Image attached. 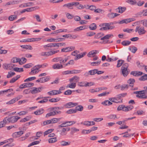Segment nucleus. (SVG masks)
<instances>
[{"label":"nucleus","instance_id":"c85d7f7f","mask_svg":"<svg viewBox=\"0 0 147 147\" xmlns=\"http://www.w3.org/2000/svg\"><path fill=\"white\" fill-rule=\"evenodd\" d=\"M107 118L109 119L113 120H115L116 119H117L116 115L114 114L109 115L107 116Z\"/></svg>","mask_w":147,"mask_h":147},{"label":"nucleus","instance_id":"338daca9","mask_svg":"<svg viewBox=\"0 0 147 147\" xmlns=\"http://www.w3.org/2000/svg\"><path fill=\"white\" fill-rule=\"evenodd\" d=\"M101 63V61H97L96 62H93L91 63V65L92 66H96L98 65Z\"/></svg>","mask_w":147,"mask_h":147},{"label":"nucleus","instance_id":"052dcab7","mask_svg":"<svg viewBox=\"0 0 147 147\" xmlns=\"http://www.w3.org/2000/svg\"><path fill=\"white\" fill-rule=\"evenodd\" d=\"M61 57H56L53 58L52 60L53 62H57L59 61L60 62V61L61 60Z\"/></svg>","mask_w":147,"mask_h":147},{"label":"nucleus","instance_id":"09e8293b","mask_svg":"<svg viewBox=\"0 0 147 147\" xmlns=\"http://www.w3.org/2000/svg\"><path fill=\"white\" fill-rule=\"evenodd\" d=\"M49 97H44V99L38 101V103H44L47 102L48 101V99L46 98H49Z\"/></svg>","mask_w":147,"mask_h":147},{"label":"nucleus","instance_id":"473e14b6","mask_svg":"<svg viewBox=\"0 0 147 147\" xmlns=\"http://www.w3.org/2000/svg\"><path fill=\"white\" fill-rule=\"evenodd\" d=\"M89 28L90 30H95L97 28V26L96 24L94 23H93L90 25Z\"/></svg>","mask_w":147,"mask_h":147},{"label":"nucleus","instance_id":"1a4fd4ad","mask_svg":"<svg viewBox=\"0 0 147 147\" xmlns=\"http://www.w3.org/2000/svg\"><path fill=\"white\" fill-rule=\"evenodd\" d=\"M78 104L76 103H73V102H70L66 104L65 105V106L66 108H70L74 107L77 105Z\"/></svg>","mask_w":147,"mask_h":147},{"label":"nucleus","instance_id":"a19ab883","mask_svg":"<svg viewBox=\"0 0 147 147\" xmlns=\"http://www.w3.org/2000/svg\"><path fill=\"white\" fill-rule=\"evenodd\" d=\"M76 86V83L74 82L73 83H71L69 84L67 86V88H74Z\"/></svg>","mask_w":147,"mask_h":147},{"label":"nucleus","instance_id":"ddd939ff","mask_svg":"<svg viewBox=\"0 0 147 147\" xmlns=\"http://www.w3.org/2000/svg\"><path fill=\"white\" fill-rule=\"evenodd\" d=\"M121 69L122 70V73L123 75L125 77H126L130 71L127 69Z\"/></svg>","mask_w":147,"mask_h":147},{"label":"nucleus","instance_id":"4d7b16f0","mask_svg":"<svg viewBox=\"0 0 147 147\" xmlns=\"http://www.w3.org/2000/svg\"><path fill=\"white\" fill-rule=\"evenodd\" d=\"M16 100L15 98H13L8 102H6L7 105H11L14 103L16 102Z\"/></svg>","mask_w":147,"mask_h":147},{"label":"nucleus","instance_id":"c756f323","mask_svg":"<svg viewBox=\"0 0 147 147\" xmlns=\"http://www.w3.org/2000/svg\"><path fill=\"white\" fill-rule=\"evenodd\" d=\"M105 24V27H106L107 30H112L115 27L114 26H111V24H109L108 23H106Z\"/></svg>","mask_w":147,"mask_h":147},{"label":"nucleus","instance_id":"e433bc0d","mask_svg":"<svg viewBox=\"0 0 147 147\" xmlns=\"http://www.w3.org/2000/svg\"><path fill=\"white\" fill-rule=\"evenodd\" d=\"M70 142H66L64 141H62L61 142V146H68L70 144Z\"/></svg>","mask_w":147,"mask_h":147},{"label":"nucleus","instance_id":"f257e3e1","mask_svg":"<svg viewBox=\"0 0 147 147\" xmlns=\"http://www.w3.org/2000/svg\"><path fill=\"white\" fill-rule=\"evenodd\" d=\"M6 118L7 122L14 123L16 122L20 117L17 116H13L9 117H6Z\"/></svg>","mask_w":147,"mask_h":147},{"label":"nucleus","instance_id":"423d86ee","mask_svg":"<svg viewBox=\"0 0 147 147\" xmlns=\"http://www.w3.org/2000/svg\"><path fill=\"white\" fill-rule=\"evenodd\" d=\"M143 74V72L138 71H133L131 72L130 74L134 76L138 77L142 76Z\"/></svg>","mask_w":147,"mask_h":147},{"label":"nucleus","instance_id":"13d9d810","mask_svg":"<svg viewBox=\"0 0 147 147\" xmlns=\"http://www.w3.org/2000/svg\"><path fill=\"white\" fill-rule=\"evenodd\" d=\"M36 79L35 77H31L26 79L24 80V82H27L28 81H31L32 80H33Z\"/></svg>","mask_w":147,"mask_h":147},{"label":"nucleus","instance_id":"5701e85b","mask_svg":"<svg viewBox=\"0 0 147 147\" xmlns=\"http://www.w3.org/2000/svg\"><path fill=\"white\" fill-rule=\"evenodd\" d=\"M20 46L23 49H26L32 50V48L30 45H22Z\"/></svg>","mask_w":147,"mask_h":147},{"label":"nucleus","instance_id":"2f4dec72","mask_svg":"<svg viewBox=\"0 0 147 147\" xmlns=\"http://www.w3.org/2000/svg\"><path fill=\"white\" fill-rule=\"evenodd\" d=\"M109 100L111 101L112 102H115L116 103H120L122 102V99L121 101H117L115 100H116V98H109Z\"/></svg>","mask_w":147,"mask_h":147},{"label":"nucleus","instance_id":"a211bd4d","mask_svg":"<svg viewBox=\"0 0 147 147\" xmlns=\"http://www.w3.org/2000/svg\"><path fill=\"white\" fill-rule=\"evenodd\" d=\"M101 104L105 106H109L112 105L113 103L109 100H105L101 102Z\"/></svg>","mask_w":147,"mask_h":147},{"label":"nucleus","instance_id":"412c9836","mask_svg":"<svg viewBox=\"0 0 147 147\" xmlns=\"http://www.w3.org/2000/svg\"><path fill=\"white\" fill-rule=\"evenodd\" d=\"M61 118H53L51 119L50 120L51 122V123H55L59 121L61 119Z\"/></svg>","mask_w":147,"mask_h":147},{"label":"nucleus","instance_id":"bb28decb","mask_svg":"<svg viewBox=\"0 0 147 147\" xmlns=\"http://www.w3.org/2000/svg\"><path fill=\"white\" fill-rule=\"evenodd\" d=\"M39 7L38 6H36L34 7H32L30 8H28L27 9H25V11L27 12L31 11L34 10L35 9H38Z\"/></svg>","mask_w":147,"mask_h":147},{"label":"nucleus","instance_id":"c9c22d12","mask_svg":"<svg viewBox=\"0 0 147 147\" xmlns=\"http://www.w3.org/2000/svg\"><path fill=\"white\" fill-rule=\"evenodd\" d=\"M129 86H131V85L123 84L121 86V90H123L125 89H127Z\"/></svg>","mask_w":147,"mask_h":147},{"label":"nucleus","instance_id":"b1692460","mask_svg":"<svg viewBox=\"0 0 147 147\" xmlns=\"http://www.w3.org/2000/svg\"><path fill=\"white\" fill-rule=\"evenodd\" d=\"M113 34H107L100 38L101 40H104L108 39L111 37H113Z\"/></svg>","mask_w":147,"mask_h":147},{"label":"nucleus","instance_id":"6e6552de","mask_svg":"<svg viewBox=\"0 0 147 147\" xmlns=\"http://www.w3.org/2000/svg\"><path fill=\"white\" fill-rule=\"evenodd\" d=\"M24 133V131H20L18 132H15L13 134L12 136L13 138H16L22 135Z\"/></svg>","mask_w":147,"mask_h":147},{"label":"nucleus","instance_id":"4468645a","mask_svg":"<svg viewBox=\"0 0 147 147\" xmlns=\"http://www.w3.org/2000/svg\"><path fill=\"white\" fill-rule=\"evenodd\" d=\"M53 68L54 69H58L63 67L62 65L59 63H56L53 65Z\"/></svg>","mask_w":147,"mask_h":147},{"label":"nucleus","instance_id":"f8f14e48","mask_svg":"<svg viewBox=\"0 0 147 147\" xmlns=\"http://www.w3.org/2000/svg\"><path fill=\"white\" fill-rule=\"evenodd\" d=\"M126 8L125 7H119L116 9L117 12L120 13H122L124 12L126 10Z\"/></svg>","mask_w":147,"mask_h":147},{"label":"nucleus","instance_id":"dca6fc26","mask_svg":"<svg viewBox=\"0 0 147 147\" xmlns=\"http://www.w3.org/2000/svg\"><path fill=\"white\" fill-rule=\"evenodd\" d=\"M76 123V122L73 121H67L64 123H63V124L64 125L65 127H67L72 125L73 124L75 123Z\"/></svg>","mask_w":147,"mask_h":147},{"label":"nucleus","instance_id":"9d476101","mask_svg":"<svg viewBox=\"0 0 147 147\" xmlns=\"http://www.w3.org/2000/svg\"><path fill=\"white\" fill-rule=\"evenodd\" d=\"M119 14L117 13H111L108 14L107 17L109 18L113 19L115 17L119 16Z\"/></svg>","mask_w":147,"mask_h":147},{"label":"nucleus","instance_id":"49530a36","mask_svg":"<svg viewBox=\"0 0 147 147\" xmlns=\"http://www.w3.org/2000/svg\"><path fill=\"white\" fill-rule=\"evenodd\" d=\"M60 100V98L57 97L56 98H52L49 100V101L51 102H56L59 101Z\"/></svg>","mask_w":147,"mask_h":147},{"label":"nucleus","instance_id":"2eb2a0df","mask_svg":"<svg viewBox=\"0 0 147 147\" xmlns=\"http://www.w3.org/2000/svg\"><path fill=\"white\" fill-rule=\"evenodd\" d=\"M6 119H7L5 117L3 121L0 122V128L5 126V124L7 123Z\"/></svg>","mask_w":147,"mask_h":147},{"label":"nucleus","instance_id":"37998d69","mask_svg":"<svg viewBox=\"0 0 147 147\" xmlns=\"http://www.w3.org/2000/svg\"><path fill=\"white\" fill-rule=\"evenodd\" d=\"M72 5L71 3H68L64 4L63 5V7H66L69 9H72L73 7H72Z\"/></svg>","mask_w":147,"mask_h":147},{"label":"nucleus","instance_id":"bf43d9fd","mask_svg":"<svg viewBox=\"0 0 147 147\" xmlns=\"http://www.w3.org/2000/svg\"><path fill=\"white\" fill-rule=\"evenodd\" d=\"M83 57V53H81V54H77L74 58V60H77L78 59L82 58Z\"/></svg>","mask_w":147,"mask_h":147},{"label":"nucleus","instance_id":"603ef678","mask_svg":"<svg viewBox=\"0 0 147 147\" xmlns=\"http://www.w3.org/2000/svg\"><path fill=\"white\" fill-rule=\"evenodd\" d=\"M126 2L127 3L132 5H134L136 3V2L135 0H127Z\"/></svg>","mask_w":147,"mask_h":147},{"label":"nucleus","instance_id":"8fccbe9b","mask_svg":"<svg viewBox=\"0 0 147 147\" xmlns=\"http://www.w3.org/2000/svg\"><path fill=\"white\" fill-rule=\"evenodd\" d=\"M34 3L32 2H28L26 3H25L24 4L23 7H30L33 5Z\"/></svg>","mask_w":147,"mask_h":147},{"label":"nucleus","instance_id":"aec40b11","mask_svg":"<svg viewBox=\"0 0 147 147\" xmlns=\"http://www.w3.org/2000/svg\"><path fill=\"white\" fill-rule=\"evenodd\" d=\"M129 49L133 53H135L138 50L136 47L135 46H133L130 47L129 48Z\"/></svg>","mask_w":147,"mask_h":147},{"label":"nucleus","instance_id":"de8ad7c7","mask_svg":"<svg viewBox=\"0 0 147 147\" xmlns=\"http://www.w3.org/2000/svg\"><path fill=\"white\" fill-rule=\"evenodd\" d=\"M57 141V139L56 137L54 138H51L49 139L48 141L49 143H53Z\"/></svg>","mask_w":147,"mask_h":147},{"label":"nucleus","instance_id":"6e6d98bb","mask_svg":"<svg viewBox=\"0 0 147 147\" xmlns=\"http://www.w3.org/2000/svg\"><path fill=\"white\" fill-rule=\"evenodd\" d=\"M97 71H98L97 69H94L89 71V72L90 75H94L96 74Z\"/></svg>","mask_w":147,"mask_h":147},{"label":"nucleus","instance_id":"c03bdc74","mask_svg":"<svg viewBox=\"0 0 147 147\" xmlns=\"http://www.w3.org/2000/svg\"><path fill=\"white\" fill-rule=\"evenodd\" d=\"M13 70L19 72H23L24 71L22 68L15 67L13 68Z\"/></svg>","mask_w":147,"mask_h":147},{"label":"nucleus","instance_id":"f03ea898","mask_svg":"<svg viewBox=\"0 0 147 147\" xmlns=\"http://www.w3.org/2000/svg\"><path fill=\"white\" fill-rule=\"evenodd\" d=\"M135 32H138L139 34L141 35L145 34L146 31L144 30V27L141 26L140 27L139 26H137L135 29Z\"/></svg>","mask_w":147,"mask_h":147},{"label":"nucleus","instance_id":"9b49d317","mask_svg":"<svg viewBox=\"0 0 147 147\" xmlns=\"http://www.w3.org/2000/svg\"><path fill=\"white\" fill-rule=\"evenodd\" d=\"M12 64L9 63L7 64L4 63L3 65V67L4 69H11V66L12 65Z\"/></svg>","mask_w":147,"mask_h":147},{"label":"nucleus","instance_id":"4c0bfd02","mask_svg":"<svg viewBox=\"0 0 147 147\" xmlns=\"http://www.w3.org/2000/svg\"><path fill=\"white\" fill-rule=\"evenodd\" d=\"M94 85V83L92 82H86L84 83L83 86L84 87H89Z\"/></svg>","mask_w":147,"mask_h":147},{"label":"nucleus","instance_id":"0e129e2a","mask_svg":"<svg viewBox=\"0 0 147 147\" xmlns=\"http://www.w3.org/2000/svg\"><path fill=\"white\" fill-rule=\"evenodd\" d=\"M11 61L12 63H13L18 62L19 63V58L17 57H14L11 59Z\"/></svg>","mask_w":147,"mask_h":147},{"label":"nucleus","instance_id":"774afa93","mask_svg":"<svg viewBox=\"0 0 147 147\" xmlns=\"http://www.w3.org/2000/svg\"><path fill=\"white\" fill-rule=\"evenodd\" d=\"M51 123V120H47L43 122L42 125L44 126Z\"/></svg>","mask_w":147,"mask_h":147},{"label":"nucleus","instance_id":"a878e982","mask_svg":"<svg viewBox=\"0 0 147 147\" xmlns=\"http://www.w3.org/2000/svg\"><path fill=\"white\" fill-rule=\"evenodd\" d=\"M50 79L49 76H47L41 78V83H44L48 81Z\"/></svg>","mask_w":147,"mask_h":147},{"label":"nucleus","instance_id":"20e7f679","mask_svg":"<svg viewBox=\"0 0 147 147\" xmlns=\"http://www.w3.org/2000/svg\"><path fill=\"white\" fill-rule=\"evenodd\" d=\"M58 43H51L48 44L46 45H44L43 46L45 50H47L48 49V47H50L51 48L52 47H58Z\"/></svg>","mask_w":147,"mask_h":147},{"label":"nucleus","instance_id":"f704fd0d","mask_svg":"<svg viewBox=\"0 0 147 147\" xmlns=\"http://www.w3.org/2000/svg\"><path fill=\"white\" fill-rule=\"evenodd\" d=\"M27 59L25 58L22 57L21 59H19V63L20 65L25 63Z\"/></svg>","mask_w":147,"mask_h":147},{"label":"nucleus","instance_id":"393cba45","mask_svg":"<svg viewBox=\"0 0 147 147\" xmlns=\"http://www.w3.org/2000/svg\"><path fill=\"white\" fill-rule=\"evenodd\" d=\"M144 75L142 76L139 78V80L141 81H144L147 80V74L143 73Z\"/></svg>","mask_w":147,"mask_h":147},{"label":"nucleus","instance_id":"a18cd8bd","mask_svg":"<svg viewBox=\"0 0 147 147\" xmlns=\"http://www.w3.org/2000/svg\"><path fill=\"white\" fill-rule=\"evenodd\" d=\"M124 62V61L122 60H119L117 61V67H120L123 63Z\"/></svg>","mask_w":147,"mask_h":147},{"label":"nucleus","instance_id":"f3484780","mask_svg":"<svg viewBox=\"0 0 147 147\" xmlns=\"http://www.w3.org/2000/svg\"><path fill=\"white\" fill-rule=\"evenodd\" d=\"M79 78L78 77L75 76L70 78L69 80L71 82H74L76 83V82L79 81Z\"/></svg>","mask_w":147,"mask_h":147},{"label":"nucleus","instance_id":"ea45409f","mask_svg":"<svg viewBox=\"0 0 147 147\" xmlns=\"http://www.w3.org/2000/svg\"><path fill=\"white\" fill-rule=\"evenodd\" d=\"M32 118V117L31 116H27L26 117L23 119L22 120H21L20 121V122H25L26 121H28L30 119H31Z\"/></svg>","mask_w":147,"mask_h":147},{"label":"nucleus","instance_id":"69168bd1","mask_svg":"<svg viewBox=\"0 0 147 147\" xmlns=\"http://www.w3.org/2000/svg\"><path fill=\"white\" fill-rule=\"evenodd\" d=\"M54 130L53 129H50L45 131L44 132V136L45 135H47L49 134L51 132Z\"/></svg>","mask_w":147,"mask_h":147},{"label":"nucleus","instance_id":"3c124183","mask_svg":"<svg viewBox=\"0 0 147 147\" xmlns=\"http://www.w3.org/2000/svg\"><path fill=\"white\" fill-rule=\"evenodd\" d=\"M25 85L26 86V88H29L32 86H33L34 85V84L33 83H32L31 82H27L24 83Z\"/></svg>","mask_w":147,"mask_h":147},{"label":"nucleus","instance_id":"4be33fe9","mask_svg":"<svg viewBox=\"0 0 147 147\" xmlns=\"http://www.w3.org/2000/svg\"><path fill=\"white\" fill-rule=\"evenodd\" d=\"M39 72V70L36 69L35 68L33 67L31 69V71L30 72L29 74L30 75L36 74Z\"/></svg>","mask_w":147,"mask_h":147},{"label":"nucleus","instance_id":"5fc2aeb1","mask_svg":"<svg viewBox=\"0 0 147 147\" xmlns=\"http://www.w3.org/2000/svg\"><path fill=\"white\" fill-rule=\"evenodd\" d=\"M17 16L15 15H11L9 17L8 19L11 21H13L16 18H17Z\"/></svg>","mask_w":147,"mask_h":147},{"label":"nucleus","instance_id":"7ed1b4c3","mask_svg":"<svg viewBox=\"0 0 147 147\" xmlns=\"http://www.w3.org/2000/svg\"><path fill=\"white\" fill-rule=\"evenodd\" d=\"M42 88V87L38 88L36 87L32 88H31L32 90H30V92L33 94H36L41 92Z\"/></svg>","mask_w":147,"mask_h":147},{"label":"nucleus","instance_id":"72a5a7b5","mask_svg":"<svg viewBox=\"0 0 147 147\" xmlns=\"http://www.w3.org/2000/svg\"><path fill=\"white\" fill-rule=\"evenodd\" d=\"M131 43V42L129 40H124L121 42V44L124 46H128Z\"/></svg>","mask_w":147,"mask_h":147},{"label":"nucleus","instance_id":"864d4df0","mask_svg":"<svg viewBox=\"0 0 147 147\" xmlns=\"http://www.w3.org/2000/svg\"><path fill=\"white\" fill-rule=\"evenodd\" d=\"M94 12L96 13H103L105 12V11L100 9L98 8L94 10Z\"/></svg>","mask_w":147,"mask_h":147},{"label":"nucleus","instance_id":"e2e57ef3","mask_svg":"<svg viewBox=\"0 0 147 147\" xmlns=\"http://www.w3.org/2000/svg\"><path fill=\"white\" fill-rule=\"evenodd\" d=\"M76 112V110H75V109H71L67 111V113L68 114L75 113Z\"/></svg>","mask_w":147,"mask_h":147},{"label":"nucleus","instance_id":"58836bf2","mask_svg":"<svg viewBox=\"0 0 147 147\" xmlns=\"http://www.w3.org/2000/svg\"><path fill=\"white\" fill-rule=\"evenodd\" d=\"M135 82V80L134 79L130 78L127 81V82L129 84L131 85V86L133 87V86Z\"/></svg>","mask_w":147,"mask_h":147},{"label":"nucleus","instance_id":"39448f33","mask_svg":"<svg viewBox=\"0 0 147 147\" xmlns=\"http://www.w3.org/2000/svg\"><path fill=\"white\" fill-rule=\"evenodd\" d=\"M75 49L74 47H68L62 49L61 52H69L74 50Z\"/></svg>","mask_w":147,"mask_h":147},{"label":"nucleus","instance_id":"0eeeda50","mask_svg":"<svg viewBox=\"0 0 147 147\" xmlns=\"http://www.w3.org/2000/svg\"><path fill=\"white\" fill-rule=\"evenodd\" d=\"M61 93V92L60 91L57 90H53L47 92L48 94L50 96H53L59 94Z\"/></svg>","mask_w":147,"mask_h":147},{"label":"nucleus","instance_id":"680f3d73","mask_svg":"<svg viewBox=\"0 0 147 147\" xmlns=\"http://www.w3.org/2000/svg\"><path fill=\"white\" fill-rule=\"evenodd\" d=\"M15 73L14 72H9L8 74L7 75V78H9L12 77L14 75Z\"/></svg>","mask_w":147,"mask_h":147},{"label":"nucleus","instance_id":"6ab92c4d","mask_svg":"<svg viewBox=\"0 0 147 147\" xmlns=\"http://www.w3.org/2000/svg\"><path fill=\"white\" fill-rule=\"evenodd\" d=\"M44 112V109L41 108L34 112V114L36 115H39L42 114Z\"/></svg>","mask_w":147,"mask_h":147},{"label":"nucleus","instance_id":"7c9ffc66","mask_svg":"<svg viewBox=\"0 0 147 147\" xmlns=\"http://www.w3.org/2000/svg\"><path fill=\"white\" fill-rule=\"evenodd\" d=\"M136 95V97L138 98H147V96H146L145 94H137Z\"/></svg>","mask_w":147,"mask_h":147},{"label":"nucleus","instance_id":"cd10ccee","mask_svg":"<svg viewBox=\"0 0 147 147\" xmlns=\"http://www.w3.org/2000/svg\"><path fill=\"white\" fill-rule=\"evenodd\" d=\"M56 113L55 111H53L49 112L47 113L45 116V117L46 118H49L50 116H53L56 115Z\"/></svg>","mask_w":147,"mask_h":147},{"label":"nucleus","instance_id":"79ce46f5","mask_svg":"<svg viewBox=\"0 0 147 147\" xmlns=\"http://www.w3.org/2000/svg\"><path fill=\"white\" fill-rule=\"evenodd\" d=\"M104 34L100 32L98 33L97 34L95 35L94 38H95L98 39L101 38Z\"/></svg>","mask_w":147,"mask_h":147}]
</instances>
